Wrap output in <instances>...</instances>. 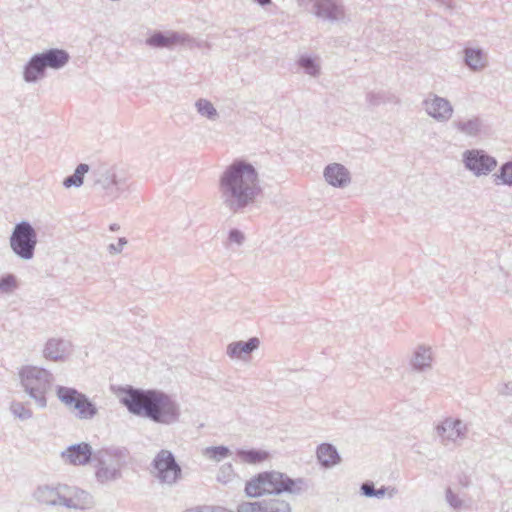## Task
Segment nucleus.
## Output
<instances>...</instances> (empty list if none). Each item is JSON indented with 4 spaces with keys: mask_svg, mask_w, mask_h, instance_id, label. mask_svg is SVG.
I'll list each match as a JSON object with an SVG mask.
<instances>
[{
    "mask_svg": "<svg viewBox=\"0 0 512 512\" xmlns=\"http://www.w3.org/2000/svg\"><path fill=\"white\" fill-rule=\"evenodd\" d=\"M309 489L308 481L304 478H291L279 471L258 473L247 481L245 493L250 498L262 495H272L255 502H242L237 512H291L290 503L281 498V494L301 495Z\"/></svg>",
    "mask_w": 512,
    "mask_h": 512,
    "instance_id": "f257e3e1",
    "label": "nucleus"
},
{
    "mask_svg": "<svg viewBox=\"0 0 512 512\" xmlns=\"http://www.w3.org/2000/svg\"><path fill=\"white\" fill-rule=\"evenodd\" d=\"M218 192L226 209L234 214L243 212L262 192L257 170L246 160H234L220 175Z\"/></svg>",
    "mask_w": 512,
    "mask_h": 512,
    "instance_id": "f03ea898",
    "label": "nucleus"
},
{
    "mask_svg": "<svg viewBox=\"0 0 512 512\" xmlns=\"http://www.w3.org/2000/svg\"><path fill=\"white\" fill-rule=\"evenodd\" d=\"M119 401L132 415L171 425L179 421L181 409L173 397L157 389H141L131 385L119 387Z\"/></svg>",
    "mask_w": 512,
    "mask_h": 512,
    "instance_id": "7ed1b4c3",
    "label": "nucleus"
},
{
    "mask_svg": "<svg viewBox=\"0 0 512 512\" xmlns=\"http://www.w3.org/2000/svg\"><path fill=\"white\" fill-rule=\"evenodd\" d=\"M19 377L25 393L34 400L37 407L46 408V394L54 383L53 374L42 367L26 365L20 369Z\"/></svg>",
    "mask_w": 512,
    "mask_h": 512,
    "instance_id": "20e7f679",
    "label": "nucleus"
},
{
    "mask_svg": "<svg viewBox=\"0 0 512 512\" xmlns=\"http://www.w3.org/2000/svg\"><path fill=\"white\" fill-rule=\"evenodd\" d=\"M93 186L110 200L118 199L127 189V174L114 165L99 164L91 171Z\"/></svg>",
    "mask_w": 512,
    "mask_h": 512,
    "instance_id": "39448f33",
    "label": "nucleus"
},
{
    "mask_svg": "<svg viewBox=\"0 0 512 512\" xmlns=\"http://www.w3.org/2000/svg\"><path fill=\"white\" fill-rule=\"evenodd\" d=\"M10 247L13 253L22 260H31L37 245V233L28 221L17 223L10 235Z\"/></svg>",
    "mask_w": 512,
    "mask_h": 512,
    "instance_id": "423d86ee",
    "label": "nucleus"
},
{
    "mask_svg": "<svg viewBox=\"0 0 512 512\" xmlns=\"http://www.w3.org/2000/svg\"><path fill=\"white\" fill-rule=\"evenodd\" d=\"M151 473L161 483L168 486L175 485L182 478V468L176 461L174 454L161 449L151 462Z\"/></svg>",
    "mask_w": 512,
    "mask_h": 512,
    "instance_id": "0eeeda50",
    "label": "nucleus"
},
{
    "mask_svg": "<svg viewBox=\"0 0 512 512\" xmlns=\"http://www.w3.org/2000/svg\"><path fill=\"white\" fill-rule=\"evenodd\" d=\"M462 162L466 170L474 176L489 175L496 167L497 160L482 149H468L462 154Z\"/></svg>",
    "mask_w": 512,
    "mask_h": 512,
    "instance_id": "6e6552de",
    "label": "nucleus"
},
{
    "mask_svg": "<svg viewBox=\"0 0 512 512\" xmlns=\"http://www.w3.org/2000/svg\"><path fill=\"white\" fill-rule=\"evenodd\" d=\"M146 45L152 48L172 49L177 44L189 48L199 47V42L187 33L177 31H154L145 41Z\"/></svg>",
    "mask_w": 512,
    "mask_h": 512,
    "instance_id": "1a4fd4ad",
    "label": "nucleus"
},
{
    "mask_svg": "<svg viewBox=\"0 0 512 512\" xmlns=\"http://www.w3.org/2000/svg\"><path fill=\"white\" fill-rule=\"evenodd\" d=\"M62 506L74 510H89L95 506L94 497L87 491L63 484Z\"/></svg>",
    "mask_w": 512,
    "mask_h": 512,
    "instance_id": "9d476101",
    "label": "nucleus"
},
{
    "mask_svg": "<svg viewBox=\"0 0 512 512\" xmlns=\"http://www.w3.org/2000/svg\"><path fill=\"white\" fill-rule=\"evenodd\" d=\"M422 105L427 114L439 122H446L452 117L453 107L446 98L430 94Z\"/></svg>",
    "mask_w": 512,
    "mask_h": 512,
    "instance_id": "9b49d317",
    "label": "nucleus"
},
{
    "mask_svg": "<svg viewBox=\"0 0 512 512\" xmlns=\"http://www.w3.org/2000/svg\"><path fill=\"white\" fill-rule=\"evenodd\" d=\"M313 14L330 22L343 21L345 19V8L341 0H319L315 5Z\"/></svg>",
    "mask_w": 512,
    "mask_h": 512,
    "instance_id": "f8f14e48",
    "label": "nucleus"
},
{
    "mask_svg": "<svg viewBox=\"0 0 512 512\" xmlns=\"http://www.w3.org/2000/svg\"><path fill=\"white\" fill-rule=\"evenodd\" d=\"M436 431L442 443L448 444L465 436L466 425L459 419L447 418L436 427Z\"/></svg>",
    "mask_w": 512,
    "mask_h": 512,
    "instance_id": "ddd939ff",
    "label": "nucleus"
},
{
    "mask_svg": "<svg viewBox=\"0 0 512 512\" xmlns=\"http://www.w3.org/2000/svg\"><path fill=\"white\" fill-rule=\"evenodd\" d=\"M94 453L89 443L81 442L69 446L61 455L72 465H86L94 460Z\"/></svg>",
    "mask_w": 512,
    "mask_h": 512,
    "instance_id": "4468645a",
    "label": "nucleus"
},
{
    "mask_svg": "<svg viewBox=\"0 0 512 512\" xmlns=\"http://www.w3.org/2000/svg\"><path fill=\"white\" fill-rule=\"evenodd\" d=\"M128 450L125 447L102 448L94 453V461L99 465H112L122 467L128 457Z\"/></svg>",
    "mask_w": 512,
    "mask_h": 512,
    "instance_id": "2eb2a0df",
    "label": "nucleus"
},
{
    "mask_svg": "<svg viewBox=\"0 0 512 512\" xmlns=\"http://www.w3.org/2000/svg\"><path fill=\"white\" fill-rule=\"evenodd\" d=\"M63 484L39 485L33 492V498L39 504L47 506H62Z\"/></svg>",
    "mask_w": 512,
    "mask_h": 512,
    "instance_id": "dca6fc26",
    "label": "nucleus"
},
{
    "mask_svg": "<svg viewBox=\"0 0 512 512\" xmlns=\"http://www.w3.org/2000/svg\"><path fill=\"white\" fill-rule=\"evenodd\" d=\"M45 69L60 70L70 61V54L65 49L49 48L36 53Z\"/></svg>",
    "mask_w": 512,
    "mask_h": 512,
    "instance_id": "f3484780",
    "label": "nucleus"
},
{
    "mask_svg": "<svg viewBox=\"0 0 512 512\" xmlns=\"http://www.w3.org/2000/svg\"><path fill=\"white\" fill-rule=\"evenodd\" d=\"M71 351V343L61 338H50L45 343L43 357L50 361H64Z\"/></svg>",
    "mask_w": 512,
    "mask_h": 512,
    "instance_id": "a211bd4d",
    "label": "nucleus"
},
{
    "mask_svg": "<svg viewBox=\"0 0 512 512\" xmlns=\"http://www.w3.org/2000/svg\"><path fill=\"white\" fill-rule=\"evenodd\" d=\"M324 178L332 186L343 188L350 183V173L348 169L339 163H332L325 167Z\"/></svg>",
    "mask_w": 512,
    "mask_h": 512,
    "instance_id": "6ab92c4d",
    "label": "nucleus"
},
{
    "mask_svg": "<svg viewBox=\"0 0 512 512\" xmlns=\"http://www.w3.org/2000/svg\"><path fill=\"white\" fill-rule=\"evenodd\" d=\"M260 340L257 337H251L248 341H235L227 346V354L231 358L241 359L257 350Z\"/></svg>",
    "mask_w": 512,
    "mask_h": 512,
    "instance_id": "aec40b11",
    "label": "nucleus"
},
{
    "mask_svg": "<svg viewBox=\"0 0 512 512\" xmlns=\"http://www.w3.org/2000/svg\"><path fill=\"white\" fill-rule=\"evenodd\" d=\"M44 77H46V69L37 54H34L24 66L23 79L27 83H37Z\"/></svg>",
    "mask_w": 512,
    "mask_h": 512,
    "instance_id": "412c9836",
    "label": "nucleus"
},
{
    "mask_svg": "<svg viewBox=\"0 0 512 512\" xmlns=\"http://www.w3.org/2000/svg\"><path fill=\"white\" fill-rule=\"evenodd\" d=\"M360 493L367 498L383 499L387 496L389 499H392L398 493V490L394 486L384 485L376 488L373 481L366 480L360 486Z\"/></svg>",
    "mask_w": 512,
    "mask_h": 512,
    "instance_id": "4be33fe9",
    "label": "nucleus"
},
{
    "mask_svg": "<svg viewBox=\"0 0 512 512\" xmlns=\"http://www.w3.org/2000/svg\"><path fill=\"white\" fill-rule=\"evenodd\" d=\"M57 399L69 410L74 411L80 399L83 398L84 393L78 391L74 387L63 385L56 386Z\"/></svg>",
    "mask_w": 512,
    "mask_h": 512,
    "instance_id": "5701e85b",
    "label": "nucleus"
},
{
    "mask_svg": "<svg viewBox=\"0 0 512 512\" xmlns=\"http://www.w3.org/2000/svg\"><path fill=\"white\" fill-rule=\"evenodd\" d=\"M317 459L321 466L331 468L340 463L341 457L336 447L330 443H322L317 447Z\"/></svg>",
    "mask_w": 512,
    "mask_h": 512,
    "instance_id": "b1692460",
    "label": "nucleus"
},
{
    "mask_svg": "<svg viewBox=\"0 0 512 512\" xmlns=\"http://www.w3.org/2000/svg\"><path fill=\"white\" fill-rule=\"evenodd\" d=\"M464 63L472 71H479L486 66V59L483 50L480 48H465Z\"/></svg>",
    "mask_w": 512,
    "mask_h": 512,
    "instance_id": "393cba45",
    "label": "nucleus"
},
{
    "mask_svg": "<svg viewBox=\"0 0 512 512\" xmlns=\"http://www.w3.org/2000/svg\"><path fill=\"white\" fill-rule=\"evenodd\" d=\"M453 126L462 134L469 137H477L482 130V121L478 117L468 120L454 121Z\"/></svg>",
    "mask_w": 512,
    "mask_h": 512,
    "instance_id": "a878e982",
    "label": "nucleus"
},
{
    "mask_svg": "<svg viewBox=\"0 0 512 512\" xmlns=\"http://www.w3.org/2000/svg\"><path fill=\"white\" fill-rule=\"evenodd\" d=\"M431 361L432 356L430 348L419 346L414 352L411 366L414 370L422 372L431 367Z\"/></svg>",
    "mask_w": 512,
    "mask_h": 512,
    "instance_id": "bb28decb",
    "label": "nucleus"
},
{
    "mask_svg": "<svg viewBox=\"0 0 512 512\" xmlns=\"http://www.w3.org/2000/svg\"><path fill=\"white\" fill-rule=\"evenodd\" d=\"M74 411L76 418L79 420H90L98 414V408L86 394L80 399Z\"/></svg>",
    "mask_w": 512,
    "mask_h": 512,
    "instance_id": "cd10ccee",
    "label": "nucleus"
},
{
    "mask_svg": "<svg viewBox=\"0 0 512 512\" xmlns=\"http://www.w3.org/2000/svg\"><path fill=\"white\" fill-rule=\"evenodd\" d=\"M237 457L248 464L262 463L268 459L269 453L265 450L251 448V449H237Z\"/></svg>",
    "mask_w": 512,
    "mask_h": 512,
    "instance_id": "c85d7f7f",
    "label": "nucleus"
},
{
    "mask_svg": "<svg viewBox=\"0 0 512 512\" xmlns=\"http://www.w3.org/2000/svg\"><path fill=\"white\" fill-rule=\"evenodd\" d=\"M90 171V166L86 163L79 164L74 173L64 178L63 186L65 188L80 187L83 185L85 175Z\"/></svg>",
    "mask_w": 512,
    "mask_h": 512,
    "instance_id": "c756f323",
    "label": "nucleus"
},
{
    "mask_svg": "<svg viewBox=\"0 0 512 512\" xmlns=\"http://www.w3.org/2000/svg\"><path fill=\"white\" fill-rule=\"evenodd\" d=\"M96 477L101 483L117 480L121 477V468L115 465H99L98 463Z\"/></svg>",
    "mask_w": 512,
    "mask_h": 512,
    "instance_id": "7c9ffc66",
    "label": "nucleus"
},
{
    "mask_svg": "<svg viewBox=\"0 0 512 512\" xmlns=\"http://www.w3.org/2000/svg\"><path fill=\"white\" fill-rule=\"evenodd\" d=\"M493 177L496 185L503 184L512 186V162L508 161L503 163Z\"/></svg>",
    "mask_w": 512,
    "mask_h": 512,
    "instance_id": "2f4dec72",
    "label": "nucleus"
},
{
    "mask_svg": "<svg viewBox=\"0 0 512 512\" xmlns=\"http://www.w3.org/2000/svg\"><path fill=\"white\" fill-rule=\"evenodd\" d=\"M298 65L310 76L316 77L320 73V65L316 62L315 58L309 55H302L298 59Z\"/></svg>",
    "mask_w": 512,
    "mask_h": 512,
    "instance_id": "473e14b6",
    "label": "nucleus"
},
{
    "mask_svg": "<svg viewBox=\"0 0 512 512\" xmlns=\"http://www.w3.org/2000/svg\"><path fill=\"white\" fill-rule=\"evenodd\" d=\"M195 107L197 109V112L209 120H216L218 118V112L216 108L213 106V104L207 100L200 98L196 101Z\"/></svg>",
    "mask_w": 512,
    "mask_h": 512,
    "instance_id": "72a5a7b5",
    "label": "nucleus"
},
{
    "mask_svg": "<svg viewBox=\"0 0 512 512\" xmlns=\"http://www.w3.org/2000/svg\"><path fill=\"white\" fill-rule=\"evenodd\" d=\"M11 413L21 421L28 420L32 418L33 412L30 408H28L24 403L13 401L10 405Z\"/></svg>",
    "mask_w": 512,
    "mask_h": 512,
    "instance_id": "f704fd0d",
    "label": "nucleus"
},
{
    "mask_svg": "<svg viewBox=\"0 0 512 512\" xmlns=\"http://www.w3.org/2000/svg\"><path fill=\"white\" fill-rule=\"evenodd\" d=\"M231 451L228 447L220 445V446H211L205 449V455L214 461H222L223 459L230 456Z\"/></svg>",
    "mask_w": 512,
    "mask_h": 512,
    "instance_id": "c9c22d12",
    "label": "nucleus"
},
{
    "mask_svg": "<svg viewBox=\"0 0 512 512\" xmlns=\"http://www.w3.org/2000/svg\"><path fill=\"white\" fill-rule=\"evenodd\" d=\"M18 287L17 278L8 273L0 278V294H10Z\"/></svg>",
    "mask_w": 512,
    "mask_h": 512,
    "instance_id": "e433bc0d",
    "label": "nucleus"
},
{
    "mask_svg": "<svg viewBox=\"0 0 512 512\" xmlns=\"http://www.w3.org/2000/svg\"><path fill=\"white\" fill-rule=\"evenodd\" d=\"M235 477V472L231 463L223 464L217 474V481L223 484L231 482Z\"/></svg>",
    "mask_w": 512,
    "mask_h": 512,
    "instance_id": "4c0bfd02",
    "label": "nucleus"
},
{
    "mask_svg": "<svg viewBox=\"0 0 512 512\" xmlns=\"http://www.w3.org/2000/svg\"><path fill=\"white\" fill-rule=\"evenodd\" d=\"M446 501L455 510H459L463 506V501L456 495L451 488L446 490Z\"/></svg>",
    "mask_w": 512,
    "mask_h": 512,
    "instance_id": "58836bf2",
    "label": "nucleus"
},
{
    "mask_svg": "<svg viewBox=\"0 0 512 512\" xmlns=\"http://www.w3.org/2000/svg\"><path fill=\"white\" fill-rule=\"evenodd\" d=\"M184 512H233L232 510L226 509L221 506H197L194 508L186 509Z\"/></svg>",
    "mask_w": 512,
    "mask_h": 512,
    "instance_id": "ea45409f",
    "label": "nucleus"
},
{
    "mask_svg": "<svg viewBox=\"0 0 512 512\" xmlns=\"http://www.w3.org/2000/svg\"><path fill=\"white\" fill-rule=\"evenodd\" d=\"M127 244V239L125 237H120L116 244L111 243L108 245L107 249L110 254L115 255L122 252L124 246Z\"/></svg>",
    "mask_w": 512,
    "mask_h": 512,
    "instance_id": "a19ab883",
    "label": "nucleus"
},
{
    "mask_svg": "<svg viewBox=\"0 0 512 512\" xmlns=\"http://www.w3.org/2000/svg\"><path fill=\"white\" fill-rule=\"evenodd\" d=\"M228 238L230 242L236 243L237 245H242L245 239L244 234L236 228L229 231Z\"/></svg>",
    "mask_w": 512,
    "mask_h": 512,
    "instance_id": "79ce46f5",
    "label": "nucleus"
},
{
    "mask_svg": "<svg viewBox=\"0 0 512 512\" xmlns=\"http://www.w3.org/2000/svg\"><path fill=\"white\" fill-rule=\"evenodd\" d=\"M366 100L371 106H378L384 101V96L380 93L369 92L366 95Z\"/></svg>",
    "mask_w": 512,
    "mask_h": 512,
    "instance_id": "37998d69",
    "label": "nucleus"
},
{
    "mask_svg": "<svg viewBox=\"0 0 512 512\" xmlns=\"http://www.w3.org/2000/svg\"><path fill=\"white\" fill-rule=\"evenodd\" d=\"M440 5L446 9L452 10L454 8L453 0H436Z\"/></svg>",
    "mask_w": 512,
    "mask_h": 512,
    "instance_id": "c03bdc74",
    "label": "nucleus"
},
{
    "mask_svg": "<svg viewBox=\"0 0 512 512\" xmlns=\"http://www.w3.org/2000/svg\"><path fill=\"white\" fill-rule=\"evenodd\" d=\"M500 393L505 394V395H510V394H512V388L510 387L509 384H504L502 386V388L500 389Z\"/></svg>",
    "mask_w": 512,
    "mask_h": 512,
    "instance_id": "a18cd8bd",
    "label": "nucleus"
},
{
    "mask_svg": "<svg viewBox=\"0 0 512 512\" xmlns=\"http://www.w3.org/2000/svg\"><path fill=\"white\" fill-rule=\"evenodd\" d=\"M254 2H256L257 4H259L260 6L264 7L268 4L271 3V0H253Z\"/></svg>",
    "mask_w": 512,
    "mask_h": 512,
    "instance_id": "49530a36",
    "label": "nucleus"
},
{
    "mask_svg": "<svg viewBox=\"0 0 512 512\" xmlns=\"http://www.w3.org/2000/svg\"><path fill=\"white\" fill-rule=\"evenodd\" d=\"M109 229H110V231L115 232V231H118L120 229V226L118 224H116V223H113V224H111L109 226Z\"/></svg>",
    "mask_w": 512,
    "mask_h": 512,
    "instance_id": "de8ad7c7",
    "label": "nucleus"
}]
</instances>
